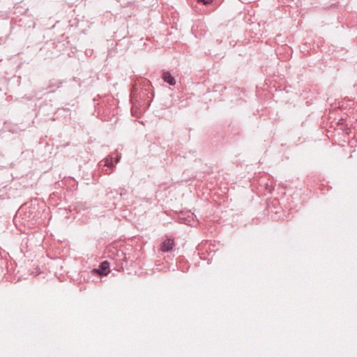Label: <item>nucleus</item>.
I'll use <instances>...</instances> for the list:
<instances>
[{
  "instance_id": "6e6552de",
  "label": "nucleus",
  "mask_w": 357,
  "mask_h": 357,
  "mask_svg": "<svg viewBox=\"0 0 357 357\" xmlns=\"http://www.w3.org/2000/svg\"><path fill=\"white\" fill-rule=\"evenodd\" d=\"M117 256L118 257H123V259H120V261H126V257L123 251H121L120 252L117 251Z\"/></svg>"
},
{
  "instance_id": "20e7f679",
  "label": "nucleus",
  "mask_w": 357,
  "mask_h": 357,
  "mask_svg": "<svg viewBox=\"0 0 357 357\" xmlns=\"http://www.w3.org/2000/svg\"><path fill=\"white\" fill-rule=\"evenodd\" d=\"M194 216L195 215L190 212H187L185 213H181L178 218L181 223L191 225L195 222Z\"/></svg>"
},
{
  "instance_id": "7ed1b4c3",
  "label": "nucleus",
  "mask_w": 357,
  "mask_h": 357,
  "mask_svg": "<svg viewBox=\"0 0 357 357\" xmlns=\"http://www.w3.org/2000/svg\"><path fill=\"white\" fill-rule=\"evenodd\" d=\"M93 273L100 275H107L109 272V263L107 261H102L98 268H93Z\"/></svg>"
},
{
  "instance_id": "0eeeda50",
  "label": "nucleus",
  "mask_w": 357,
  "mask_h": 357,
  "mask_svg": "<svg viewBox=\"0 0 357 357\" xmlns=\"http://www.w3.org/2000/svg\"><path fill=\"white\" fill-rule=\"evenodd\" d=\"M162 77L164 82L169 85L174 86L176 84V79L169 72H163Z\"/></svg>"
},
{
  "instance_id": "39448f33",
  "label": "nucleus",
  "mask_w": 357,
  "mask_h": 357,
  "mask_svg": "<svg viewBox=\"0 0 357 357\" xmlns=\"http://www.w3.org/2000/svg\"><path fill=\"white\" fill-rule=\"evenodd\" d=\"M175 245L174 240L167 238L163 241L160 245V250L163 252H168L172 250Z\"/></svg>"
},
{
  "instance_id": "423d86ee",
  "label": "nucleus",
  "mask_w": 357,
  "mask_h": 357,
  "mask_svg": "<svg viewBox=\"0 0 357 357\" xmlns=\"http://www.w3.org/2000/svg\"><path fill=\"white\" fill-rule=\"evenodd\" d=\"M112 160L113 158L112 157H107L105 160L104 166L107 167V169H105L106 174H110L114 172L115 166L113 164Z\"/></svg>"
},
{
  "instance_id": "f257e3e1",
  "label": "nucleus",
  "mask_w": 357,
  "mask_h": 357,
  "mask_svg": "<svg viewBox=\"0 0 357 357\" xmlns=\"http://www.w3.org/2000/svg\"><path fill=\"white\" fill-rule=\"evenodd\" d=\"M151 82L144 80L139 85H133L130 93V102L132 105V109H146L152 101L153 93Z\"/></svg>"
},
{
  "instance_id": "9b49d317",
  "label": "nucleus",
  "mask_w": 357,
  "mask_h": 357,
  "mask_svg": "<svg viewBox=\"0 0 357 357\" xmlns=\"http://www.w3.org/2000/svg\"><path fill=\"white\" fill-rule=\"evenodd\" d=\"M120 158H121L120 157H117V158H116V162H119V160H120Z\"/></svg>"
},
{
  "instance_id": "1a4fd4ad",
  "label": "nucleus",
  "mask_w": 357,
  "mask_h": 357,
  "mask_svg": "<svg viewBox=\"0 0 357 357\" xmlns=\"http://www.w3.org/2000/svg\"><path fill=\"white\" fill-rule=\"evenodd\" d=\"M213 0H197L198 3H202L204 5H209L212 3Z\"/></svg>"
},
{
  "instance_id": "f03ea898",
  "label": "nucleus",
  "mask_w": 357,
  "mask_h": 357,
  "mask_svg": "<svg viewBox=\"0 0 357 357\" xmlns=\"http://www.w3.org/2000/svg\"><path fill=\"white\" fill-rule=\"evenodd\" d=\"M66 82V80L64 79H58L56 78H52L49 80L47 86L43 90H47V93H54L60 89L64 83Z\"/></svg>"
},
{
  "instance_id": "9d476101",
  "label": "nucleus",
  "mask_w": 357,
  "mask_h": 357,
  "mask_svg": "<svg viewBox=\"0 0 357 357\" xmlns=\"http://www.w3.org/2000/svg\"><path fill=\"white\" fill-rule=\"evenodd\" d=\"M119 194L122 197V196H123V195L127 194V190L125 189L124 188H121L119 189Z\"/></svg>"
}]
</instances>
